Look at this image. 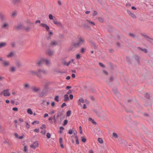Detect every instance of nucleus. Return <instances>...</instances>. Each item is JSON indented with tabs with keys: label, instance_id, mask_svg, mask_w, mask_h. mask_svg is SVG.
I'll list each match as a JSON object with an SVG mask.
<instances>
[{
	"label": "nucleus",
	"instance_id": "nucleus-1",
	"mask_svg": "<svg viewBox=\"0 0 153 153\" xmlns=\"http://www.w3.org/2000/svg\"><path fill=\"white\" fill-rule=\"evenodd\" d=\"M39 143L38 141L34 142L30 146V147L34 149H35L39 146Z\"/></svg>",
	"mask_w": 153,
	"mask_h": 153
},
{
	"label": "nucleus",
	"instance_id": "nucleus-2",
	"mask_svg": "<svg viewBox=\"0 0 153 153\" xmlns=\"http://www.w3.org/2000/svg\"><path fill=\"white\" fill-rule=\"evenodd\" d=\"M84 42V40L80 38L79 40V42L77 43H74L73 44V46L75 47H76L79 46L82 43H83Z\"/></svg>",
	"mask_w": 153,
	"mask_h": 153
},
{
	"label": "nucleus",
	"instance_id": "nucleus-3",
	"mask_svg": "<svg viewBox=\"0 0 153 153\" xmlns=\"http://www.w3.org/2000/svg\"><path fill=\"white\" fill-rule=\"evenodd\" d=\"M3 94L4 96L5 97L9 96L10 95V93L8 89H6L3 91L1 94Z\"/></svg>",
	"mask_w": 153,
	"mask_h": 153
},
{
	"label": "nucleus",
	"instance_id": "nucleus-4",
	"mask_svg": "<svg viewBox=\"0 0 153 153\" xmlns=\"http://www.w3.org/2000/svg\"><path fill=\"white\" fill-rule=\"evenodd\" d=\"M127 13L129 14V15L130 16H131L132 18L134 19H135L136 18V16H135V14L129 10H128Z\"/></svg>",
	"mask_w": 153,
	"mask_h": 153
},
{
	"label": "nucleus",
	"instance_id": "nucleus-5",
	"mask_svg": "<svg viewBox=\"0 0 153 153\" xmlns=\"http://www.w3.org/2000/svg\"><path fill=\"white\" fill-rule=\"evenodd\" d=\"M78 102L79 105L82 106V103L84 102V100L83 98H81L78 100Z\"/></svg>",
	"mask_w": 153,
	"mask_h": 153
},
{
	"label": "nucleus",
	"instance_id": "nucleus-6",
	"mask_svg": "<svg viewBox=\"0 0 153 153\" xmlns=\"http://www.w3.org/2000/svg\"><path fill=\"white\" fill-rule=\"evenodd\" d=\"M40 26L43 27H45L46 30L48 31L49 30L50 27H49L47 25L45 24L41 23L40 24Z\"/></svg>",
	"mask_w": 153,
	"mask_h": 153
},
{
	"label": "nucleus",
	"instance_id": "nucleus-7",
	"mask_svg": "<svg viewBox=\"0 0 153 153\" xmlns=\"http://www.w3.org/2000/svg\"><path fill=\"white\" fill-rule=\"evenodd\" d=\"M14 135H15L16 138H18L19 139H22L24 137V134H22V135L21 136H19L17 133H15L14 134Z\"/></svg>",
	"mask_w": 153,
	"mask_h": 153
},
{
	"label": "nucleus",
	"instance_id": "nucleus-8",
	"mask_svg": "<svg viewBox=\"0 0 153 153\" xmlns=\"http://www.w3.org/2000/svg\"><path fill=\"white\" fill-rule=\"evenodd\" d=\"M23 27V25L21 24L18 25L15 27V28L17 30H19L21 29Z\"/></svg>",
	"mask_w": 153,
	"mask_h": 153
},
{
	"label": "nucleus",
	"instance_id": "nucleus-9",
	"mask_svg": "<svg viewBox=\"0 0 153 153\" xmlns=\"http://www.w3.org/2000/svg\"><path fill=\"white\" fill-rule=\"evenodd\" d=\"M43 62L45 63L46 65H48L50 63V61L47 59H43Z\"/></svg>",
	"mask_w": 153,
	"mask_h": 153
},
{
	"label": "nucleus",
	"instance_id": "nucleus-10",
	"mask_svg": "<svg viewBox=\"0 0 153 153\" xmlns=\"http://www.w3.org/2000/svg\"><path fill=\"white\" fill-rule=\"evenodd\" d=\"M137 48L139 50L142 51L145 53H147V51L146 50V49L145 48H142L140 47H138Z\"/></svg>",
	"mask_w": 153,
	"mask_h": 153
},
{
	"label": "nucleus",
	"instance_id": "nucleus-11",
	"mask_svg": "<svg viewBox=\"0 0 153 153\" xmlns=\"http://www.w3.org/2000/svg\"><path fill=\"white\" fill-rule=\"evenodd\" d=\"M64 101H67L69 100V97L68 94H65L64 95Z\"/></svg>",
	"mask_w": 153,
	"mask_h": 153
},
{
	"label": "nucleus",
	"instance_id": "nucleus-12",
	"mask_svg": "<svg viewBox=\"0 0 153 153\" xmlns=\"http://www.w3.org/2000/svg\"><path fill=\"white\" fill-rule=\"evenodd\" d=\"M134 58L137 62L139 63V62L140 58L138 55H135L134 56Z\"/></svg>",
	"mask_w": 153,
	"mask_h": 153
},
{
	"label": "nucleus",
	"instance_id": "nucleus-13",
	"mask_svg": "<svg viewBox=\"0 0 153 153\" xmlns=\"http://www.w3.org/2000/svg\"><path fill=\"white\" fill-rule=\"evenodd\" d=\"M43 63L44 62L43 61V59H42L40 61H39L37 62V64L39 66H40L41 64H43Z\"/></svg>",
	"mask_w": 153,
	"mask_h": 153
},
{
	"label": "nucleus",
	"instance_id": "nucleus-14",
	"mask_svg": "<svg viewBox=\"0 0 153 153\" xmlns=\"http://www.w3.org/2000/svg\"><path fill=\"white\" fill-rule=\"evenodd\" d=\"M14 55V53L13 52H11L7 55V56L8 57L13 56Z\"/></svg>",
	"mask_w": 153,
	"mask_h": 153
},
{
	"label": "nucleus",
	"instance_id": "nucleus-15",
	"mask_svg": "<svg viewBox=\"0 0 153 153\" xmlns=\"http://www.w3.org/2000/svg\"><path fill=\"white\" fill-rule=\"evenodd\" d=\"M38 73L39 74H41L42 73L43 74H46V72L44 70L43 71H41V70H39L38 71Z\"/></svg>",
	"mask_w": 153,
	"mask_h": 153
},
{
	"label": "nucleus",
	"instance_id": "nucleus-16",
	"mask_svg": "<svg viewBox=\"0 0 153 153\" xmlns=\"http://www.w3.org/2000/svg\"><path fill=\"white\" fill-rule=\"evenodd\" d=\"M27 113L30 115L33 114V112L32 110L30 108L28 109L27 110Z\"/></svg>",
	"mask_w": 153,
	"mask_h": 153
},
{
	"label": "nucleus",
	"instance_id": "nucleus-17",
	"mask_svg": "<svg viewBox=\"0 0 153 153\" xmlns=\"http://www.w3.org/2000/svg\"><path fill=\"white\" fill-rule=\"evenodd\" d=\"M112 137L115 138H117L118 137V136L117 133L115 132H113L112 133Z\"/></svg>",
	"mask_w": 153,
	"mask_h": 153
},
{
	"label": "nucleus",
	"instance_id": "nucleus-18",
	"mask_svg": "<svg viewBox=\"0 0 153 153\" xmlns=\"http://www.w3.org/2000/svg\"><path fill=\"white\" fill-rule=\"evenodd\" d=\"M24 151L25 152L27 153V147L26 145H25L24 147Z\"/></svg>",
	"mask_w": 153,
	"mask_h": 153
},
{
	"label": "nucleus",
	"instance_id": "nucleus-19",
	"mask_svg": "<svg viewBox=\"0 0 153 153\" xmlns=\"http://www.w3.org/2000/svg\"><path fill=\"white\" fill-rule=\"evenodd\" d=\"M53 22L56 25H59L61 26H62L60 22H58L56 21L53 20Z\"/></svg>",
	"mask_w": 153,
	"mask_h": 153
},
{
	"label": "nucleus",
	"instance_id": "nucleus-20",
	"mask_svg": "<svg viewBox=\"0 0 153 153\" xmlns=\"http://www.w3.org/2000/svg\"><path fill=\"white\" fill-rule=\"evenodd\" d=\"M31 29V27H26L24 28V30L25 31L28 32Z\"/></svg>",
	"mask_w": 153,
	"mask_h": 153
},
{
	"label": "nucleus",
	"instance_id": "nucleus-21",
	"mask_svg": "<svg viewBox=\"0 0 153 153\" xmlns=\"http://www.w3.org/2000/svg\"><path fill=\"white\" fill-rule=\"evenodd\" d=\"M81 140L82 141L83 143H85L86 141V139L84 136L81 137Z\"/></svg>",
	"mask_w": 153,
	"mask_h": 153
},
{
	"label": "nucleus",
	"instance_id": "nucleus-22",
	"mask_svg": "<svg viewBox=\"0 0 153 153\" xmlns=\"http://www.w3.org/2000/svg\"><path fill=\"white\" fill-rule=\"evenodd\" d=\"M98 140L99 142L100 143H103V140L101 138H98Z\"/></svg>",
	"mask_w": 153,
	"mask_h": 153
},
{
	"label": "nucleus",
	"instance_id": "nucleus-23",
	"mask_svg": "<svg viewBox=\"0 0 153 153\" xmlns=\"http://www.w3.org/2000/svg\"><path fill=\"white\" fill-rule=\"evenodd\" d=\"M3 64L4 66H6L9 65V63L7 61H4L3 63Z\"/></svg>",
	"mask_w": 153,
	"mask_h": 153
},
{
	"label": "nucleus",
	"instance_id": "nucleus-24",
	"mask_svg": "<svg viewBox=\"0 0 153 153\" xmlns=\"http://www.w3.org/2000/svg\"><path fill=\"white\" fill-rule=\"evenodd\" d=\"M6 44V43L5 42H1L0 43V48H1L4 46Z\"/></svg>",
	"mask_w": 153,
	"mask_h": 153
},
{
	"label": "nucleus",
	"instance_id": "nucleus-25",
	"mask_svg": "<svg viewBox=\"0 0 153 153\" xmlns=\"http://www.w3.org/2000/svg\"><path fill=\"white\" fill-rule=\"evenodd\" d=\"M16 71V68L14 67H11V71L12 72H13Z\"/></svg>",
	"mask_w": 153,
	"mask_h": 153
},
{
	"label": "nucleus",
	"instance_id": "nucleus-26",
	"mask_svg": "<svg viewBox=\"0 0 153 153\" xmlns=\"http://www.w3.org/2000/svg\"><path fill=\"white\" fill-rule=\"evenodd\" d=\"M46 136L48 139L50 138L51 137V134L49 132H48L47 133Z\"/></svg>",
	"mask_w": 153,
	"mask_h": 153
},
{
	"label": "nucleus",
	"instance_id": "nucleus-27",
	"mask_svg": "<svg viewBox=\"0 0 153 153\" xmlns=\"http://www.w3.org/2000/svg\"><path fill=\"white\" fill-rule=\"evenodd\" d=\"M53 53V52L52 51H49L48 52V53L49 56L52 55Z\"/></svg>",
	"mask_w": 153,
	"mask_h": 153
},
{
	"label": "nucleus",
	"instance_id": "nucleus-28",
	"mask_svg": "<svg viewBox=\"0 0 153 153\" xmlns=\"http://www.w3.org/2000/svg\"><path fill=\"white\" fill-rule=\"evenodd\" d=\"M89 120L91 121L92 123L94 124H96V122L94 120L90 117L89 118Z\"/></svg>",
	"mask_w": 153,
	"mask_h": 153
},
{
	"label": "nucleus",
	"instance_id": "nucleus-29",
	"mask_svg": "<svg viewBox=\"0 0 153 153\" xmlns=\"http://www.w3.org/2000/svg\"><path fill=\"white\" fill-rule=\"evenodd\" d=\"M76 138V143L77 144H79V140H78V137L76 135L75 137Z\"/></svg>",
	"mask_w": 153,
	"mask_h": 153
},
{
	"label": "nucleus",
	"instance_id": "nucleus-30",
	"mask_svg": "<svg viewBox=\"0 0 153 153\" xmlns=\"http://www.w3.org/2000/svg\"><path fill=\"white\" fill-rule=\"evenodd\" d=\"M71 114V111L70 110L68 111L67 112V115L68 117H69Z\"/></svg>",
	"mask_w": 153,
	"mask_h": 153
},
{
	"label": "nucleus",
	"instance_id": "nucleus-31",
	"mask_svg": "<svg viewBox=\"0 0 153 153\" xmlns=\"http://www.w3.org/2000/svg\"><path fill=\"white\" fill-rule=\"evenodd\" d=\"M8 25V24L7 23H5L2 26V28H5L7 27Z\"/></svg>",
	"mask_w": 153,
	"mask_h": 153
},
{
	"label": "nucleus",
	"instance_id": "nucleus-32",
	"mask_svg": "<svg viewBox=\"0 0 153 153\" xmlns=\"http://www.w3.org/2000/svg\"><path fill=\"white\" fill-rule=\"evenodd\" d=\"M59 96H56L55 97L54 100H55L57 102L59 101Z\"/></svg>",
	"mask_w": 153,
	"mask_h": 153
},
{
	"label": "nucleus",
	"instance_id": "nucleus-33",
	"mask_svg": "<svg viewBox=\"0 0 153 153\" xmlns=\"http://www.w3.org/2000/svg\"><path fill=\"white\" fill-rule=\"evenodd\" d=\"M79 132L80 134H82V127L81 126H79Z\"/></svg>",
	"mask_w": 153,
	"mask_h": 153
},
{
	"label": "nucleus",
	"instance_id": "nucleus-34",
	"mask_svg": "<svg viewBox=\"0 0 153 153\" xmlns=\"http://www.w3.org/2000/svg\"><path fill=\"white\" fill-rule=\"evenodd\" d=\"M46 133V131L45 130H42L41 131V133L45 135Z\"/></svg>",
	"mask_w": 153,
	"mask_h": 153
},
{
	"label": "nucleus",
	"instance_id": "nucleus-35",
	"mask_svg": "<svg viewBox=\"0 0 153 153\" xmlns=\"http://www.w3.org/2000/svg\"><path fill=\"white\" fill-rule=\"evenodd\" d=\"M25 123L26 124V127L28 129L29 128H30V127L29 124L27 122H26Z\"/></svg>",
	"mask_w": 153,
	"mask_h": 153
},
{
	"label": "nucleus",
	"instance_id": "nucleus-36",
	"mask_svg": "<svg viewBox=\"0 0 153 153\" xmlns=\"http://www.w3.org/2000/svg\"><path fill=\"white\" fill-rule=\"evenodd\" d=\"M114 80V78L112 77H111L109 79V81H108V83L109 84L110 83L113 81Z\"/></svg>",
	"mask_w": 153,
	"mask_h": 153
},
{
	"label": "nucleus",
	"instance_id": "nucleus-37",
	"mask_svg": "<svg viewBox=\"0 0 153 153\" xmlns=\"http://www.w3.org/2000/svg\"><path fill=\"white\" fill-rule=\"evenodd\" d=\"M33 90L35 91H39V88L34 87L33 88Z\"/></svg>",
	"mask_w": 153,
	"mask_h": 153
},
{
	"label": "nucleus",
	"instance_id": "nucleus-38",
	"mask_svg": "<svg viewBox=\"0 0 153 153\" xmlns=\"http://www.w3.org/2000/svg\"><path fill=\"white\" fill-rule=\"evenodd\" d=\"M49 18L50 19L52 20L53 19V15L51 14H50L49 15Z\"/></svg>",
	"mask_w": 153,
	"mask_h": 153
},
{
	"label": "nucleus",
	"instance_id": "nucleus-39",
	"mask_svg": "<svg viewBox=\"0 0 153 153\" xmlns=\"http://www.w3.org/2000/svg\"><path fill=\"white\" fill-rule=\"evenodd\" d=\"M68 120H64V124H63V125L64 126L65 125H66L67 124V123H68Z\"/></svg>",
	"mask_w": 153,
	"mask_h": 153
},
{
	"label": "nucleus",
	"instance_id": "nucleus-40",
	"mask_svg": "<svg viewBox=\"0 0 153 153\" xmlns=\"http://www.w3.org/2000/svg\"><path fill=\"white\" fill-rule=\"evenodd\" d=\"M24 87L25 88H28L29 87V85L28 84H25L24 85Z\"/></svg>",
	"mask_w": 153,
	"mask_h": 153
},
{
	"label": "nucleus",
	"instance_id": "nucleus-41",
	"mask_svg": "<svg viewBox=\"0 0 153 153\" xmlns=\"http://www.w3.org/2000/svg\"><path fill=\"white\" fill-rule=\"evenodd\" d=\"M36 123L37 124H39V121H37L36 120L34 121L33 123H32V124H34L35 123Z\"/></svg>",
	"mask_w": 153,
	"mask_h": 153
},
{
	"label": "nucleus",
	"instance_id": "nucleus-42",
	"mask_svg": "<svg viewBox=\"0 0 153 153\" xmlns=\"http://www.w3.org/2000/svg\"><path fill=\"white\" fill-rule=\"evenodd\" d=\"M51 44L53 45H56L57 44L56 42L55 41L52 42Z\"/></svg>",
	"mask_w": 153,
	"mask_h": 153
},
{
	"label": "nucleus",
	"instance_id": "nucleus-43",
	"mask_svg": "<svg viewBox=\"0 0 153 153\" xmlns=\"http://www.w3.org/2000/svg\"><path fill=\"white\" fill-rule=\"evenodd\" d=\"M68 133L70 134H71L73 133V130L72 129H70L68 131Z\"/></svg>",
	"mask_w": 153,
	"mask_h": 153
},
{
	"label": "nucleus",
	"instance_id": "nucleus-44",
	"mask_svg": "<svg viewBox=\"0 0 153 153\" xmlns=\"http://www.w3.org/2000/svg\"><path fill=\"white\" fill-rule=\"evenodd\" d=\"M13 110L14 111H17L18 109L17 107H14L13 108Z\"/></svg>",
	"mask_w": 153,
	"mask_h": 153
},
{
	"label": "nucleus",
	"instance_id": "nucleus-45",
	"mask_svg": "<svg viewBox=\"0 0 153 153\" xmlns=\"http://www.w3.org/2000/svg\"><path fill=\"white\" fill-rule=\"evenodd\" d=\"M46 126L45 125H42V126H41V127H40V128L42 129H43V128H45V129L46 128Z\"/></svg>",
	"mask_w": 153,
	"mask_h": 153
},
{
	"label": "nucleus",
	"instance_id": "nucleus-46",
	"mask_svg": "<svg viewBox=\"0 0 153 153\" xmlns=\"http://www.w3.org/2000/svg\"><path fill=\"white\" fill-rule=\"evenodd\" d=\"M99 65L102 67H105V66L102 63L100 62L99 63Z\"/></svg>",
	"mask_w": 153,
	"mask_h": 153
},
{
	"label": "nucleus",
	"instance_id": "nucleus-47",
	"mask_svg": "<svg viewBox=\"0 0 153 153\" xmlns=\"http://www.w3.org/2000/svg\"><path fill=\"white\" fill-rule=\"evenodd\" d=\"M76 59H79L80 58V54H77L76 55Z\"/></svg>",
	"mask_w": 153,
	"mask_h": 153
},
{
	"label": "nucleus",
	"instance_id": "nucleus-48",
	"mask_svg": "<svg viewBox=\"0 0 153 153\" xmlns=\"http://www.w3.org/2000/svg\"><path fill=\"white\" fill-rule=\"evenodd\" d=\"M66 104L65 103H63L61 105V107L63 108L64 106H66Z\"/></svg>",
	"mask_w": 153,
	"mask_h": 153
},
{
	"label": "nucleus",
	"instance_id": "nucleus-49",
	"mask_svg": "<svg viewBox=\"0 0 153 153\" xmlns=\"http://www.w3.org/2000/svg\"><path fill=\"white\" fill-rule=\"evenodd\" d=\"M69 97L71 100H72L73 99V95L72 94H70L69 95Z\"/></svg>",
	"mask_w": 153,
	"mask_h": 153
},
{
	"label": "nucleus",
	"instance_id": "nucleus-50",
	"mask_svg": "<svg viewBox=\"0 0 153 153\" xmlns=\"http://www.w3.org/2000/svg\"><path fill=\"white\" fill-rule=\"evenodd\" d=\"M149 94H146L145 97L147 98H149Z\"/></svg>",
	"mask_w": 153,
	"mask_h": 153
},
{
	"label": "nucleus",
	"instance_id": "nucleus-51",
	"mask_svg": "<svg viewBox=\"0 0 153 153\" xmlns=\"http://www.w3.org/2000/svg\"><path fill=\"white\" fill-rule=\"evenodd\" d=\"M87 21L89 22V23H90L91 24L94 25H95V23L94 22H90L89 21Z\"/></svg>",
	"mask_w": 153,
	"mask_h": 153
},
{
	"label": "nucleus",
	"instance_id": "nucleus-52",
	"mask_svg": "<svg viewBox=\"0 0 153 153\" xmlns=\"http://www.w3.org/2000/svg\"><path fill=\"white\" fill-rule=\"evenodd\" d=\"M97 11H94V13L93 14V16H95L96 15H97Z\"/></svg>",
	"mask_w": 153,
	"mask_h": 153
},
{
	"label": "nucleus",
	"instance_id": "nucleus-53",
	"mask_svg": "<svg viewBox=\"0 0 153 153\" xmlns=\"http://www.w3.org/2000/svg\"><path fill=\"white\" fill-rule=\"evenodd\" d=\"M39 128H36L34 130V131L36 132H39Z\"/></svg>",
	"mask_w": 153,
	"mask_h": 153
},
{
	"label": "nucleus",
	"instance_id": "nucleus-54",
	"mask_svg": "<svg viewBox=\"0 0 153 153\" xmlns=\"http://www.w3.org/2000/svg\"><path fill=\"white\" fill-rule=\"evenodd\" d=\"M59 141L60 143H62V138L61 137L59 138Z\"/></svg>",
	"mask_w": 153,
	"mask_h": 153
},
{
	"label": "nucleus",
	"instance_id": "nucleus-55",
	"mask_svg": "<svg viewBox=\"0 0 153 153\" xmlns=\"http://www.w3.org/2000/svg\"><path fill=\"white\" fill-rule=\"evenodd\" d=\"M85 49L84 48H82L81 51V52L82 53H83Z\"/></svg>",
	"mask_w": 153,
	"mask_h": 153
},
{
	"label": "nucleus",
	"instance_id": "nucleus-56",
	"mask_svg": "<svg viewBox=\"0 0 153 153\" xmlns=\"http://www.w3.org/2000/svg\"><path fill=\"white\" fill-rule=\"evenodd\" d=\"M60 146L62 148H64V146L63 145V144H62V143H60Z\"/></svg>",
	"mask_w": 153,
	"mask_h": 153
},
{
	"label": "nucleus",
	"instance_id": "nucleus-57",
	"mask_svg": "<svg viewBox=\"0 0 153 153\" xmlns=\"http://www.w3.org/2000/svg\"><path fill=\"white\" fill-rule=\"evenodd\" d=\"M53 120H54V121L55 123H56L57 121L56 120L55 118V116L54 115L53 117Z\"/></svg>",
	"mask_w": 153,
	"mask_h": 153
},
{
	"label": "nucleus",
	"instance_id": "nucleus-58",
	"mask_svg": "<svg viewBox=\"0 0 153 153\" xmlns=\"http://www.w3.org/2000/svg\"><path fill=\"white\" fill-rule=\"evenodd\" d=\"M129 35L130 36H131V37H134V34H133L130 33H129Z\"/></svg>",
	"mask_w": 153,
	"mask_h": 153
},
{
	"label": "nucleus",
	"instance_id": "nucleus-59",
	"mask_svg": "<svg viewBox=\"0 0 153 153\" xmlns=\"http://www.w3.org/2000/svg\"><path fill=\"white\" fill-rule=\"evenodd\" d=\"M55 105V103L54 102H52L51 103V105L52 106H53Z\"/></svg>",
	"mask_w": 153,
	"mask_h": 153
},
{
	"label": "nucleus",
	"instance_id": "nucleus-60",
	"mask_svg": "<svg viewBox=\"0 0 153 153\" xmlns=\"http://www.w3.org/2000/svg\"><path fill=\"white\" fill-rule=\"evenodd\" d=\"M40 22H40V20H38L36 21L35 23L36 24H37V23H40Z\"/></svg>",
	"mask_w": 153,
	"mask_h": 153
},
{
	"label": "nucleus",
	"instance_id": "nucleus-61",
	"mask_svg": "<svg viewBox=\"0 0 153 153\" xmlns=\"http://www.w3.org/2000/svg\"><path fill=\"white\" fill-rule=\"evenodd\" d=\"M30 74H36V73L34 71H30Z\"/></svg>",
	"mask_w": 153,
	"mask_h": 153
},
{
	"label": "nucleus",
	"instance_id": "nucleus-62",
	"mask_svg": "<svg viewBox=\"0 0 153 153\" xmlns=\"http://www.w3.org/2000/svg\"><path fill=\"white\" fill-rule=\"evenodd\" d=\"M19 120L20 122H23V119H22V118H19Z\"/></svg>",
	"mask_w": 153,
	"mask_h": 153
},
{
	"label": "nucleus",
	"instance_id": "nucleus-63",
	"mask_svg": "<svg viewBox=\"0 0 153 153\" xmlns=\"http://www.w3.org/2000/svg\"><path fill=\"white\" fill-rule=\"evenodd\" d=\"M44 92H42L40 94V96H43V95H44Z\"/></svg>",
	"mask_w": 153,
	"mask_h": 153
},
{
	"label": "nucleus",
	"instance_id": "nucleus-64",
	"mask_svg": "<svg viewBox=\"0 0 153 153\" xmlns=\"http://www.w3.org/2000/svg\"><path fill=\"white\" fill-rule=\"evenodd\" d=\"M72 77L73 78H74L75 77V75L74 74H72Z\"/></svg>",
	"mask_w": 153,
	"mask_h": 153
}]
</instances>
